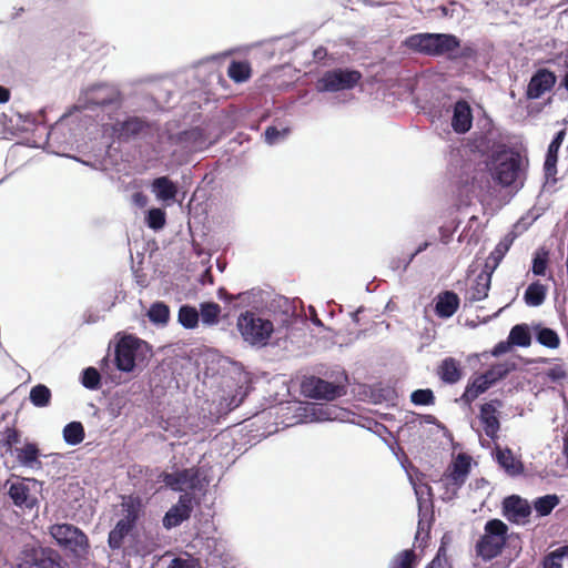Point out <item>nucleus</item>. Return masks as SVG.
Listing matches in <instances>:
<instances>
[{
  "label": "nucleus",
  "instance_id": "nucleus-39",
  "mask_svg": "<svg viewBox=\"0 0 568 568\" xmlns=\"http://www.w3.org/2000/svg\"><path fill=\"white\" fill-rule=\"evenodd\" d=\"M63 440L69 446L81 444L85 437L84 427L81 422H70L62 430Z\"/></svg>",
  "mask_w": 568,
  "mask_h": 568
},
{
  "label": "nucleus",
  "instance_id": "nucleus-13",
  "mask_svg": "<svg viewBox=\"0 0 568 568\" xmlns=\"http://www.w3.org/2000/svg\"><path fill=\"white\" fill-rule=\"evenodd\" d=\"M159 481L163 483L173 491L184 494L185 489L194 490L200 485V473L195 467L183 468L173 473L162 471Z\"/></svg>",
  "mask_w": 568,
  "mask_h": 568
},
{
  "label": "nucleus",
  "instance_id": "nucleus-7",
  "mask_svg": "<svg viewBox=\"0 0 568 568\" xmlns=\"http://www.w3.org/2000/svg\"><path fill=\"white\" fill-rule=\"evenodd\" d=\"M50 535L59 546L69 550L77 558H84L89 552L88 536L72 524L52 525Z\"/></svg>",
  "mask_w": 568,
  "mask_h": 568
},
{
  "label": "nucleus",
  "instance_id": "nucleus-31",
  "mask_svg": "<svg viewBox=\"0 0 568 568\" xmlns=\"http://www.w3.org/2000/svg\"><path fill=\"white\" fill-rule=\"evenodd\" d=\"M486 374H479L470 379L460 397V399L467 404L473 403L480 394L485 393L493 385L485 378Z\"/></svg>",
  "mask_w": 568,
  "mask_h": 568
},
{
  "label": "nucleus",
  "instance_id": "nucleus-42",
  "mask_svg": "<svg viewBox=\"0 0 568 568\" xmlns=\"http://www.w3.org/2000/svg\"><path fill=\"white\" fill-rule=\"evenodd\" d=\"M508 339L513 346L528 347L531 344V333L527 324H516L511 327Z\"/></svg>",
  "mask_w": 568,
  "mask_h": 568
},
{
  "label": "nucleus",
  "instance_id": "nucleus-25",
  "mask_svg": "<svg viewBox=\"0 0 568 568\" xmlns=\"http://www.w3.org/2000/svg\"><path fill=\"white\" fill-rule=\"evenodd\" d=\"M121 513L122 518H120L118 523L134 530L143 513L140 498L133 496L125 497L121 503Z\"/></svg>",
  "mask_w": 568,
  "mask_h": 568
},
{
  "label": "nucleus",
  "instance_id": "nucleus-28",
  "mask_svg": "<svg viewBox=\"0 0 568 568\" xmlns=\"http://www.w3.org/2000/svg\"><path fill=\"white\" fill-rule=\"evenodd\" d=\"M266 292L268 293V296H266V301L263 304H260L256 308H258L265 304L268 307L270 312H272L274 314L280 313L283 316V318H282L283 324H288L291 322L290 321L291 317L294 315V312H295L294 306H293L292 302L290 301V298L282 296V295H276L268 303L271 293L268 291H266Z\"/></svg>",
  "mask_w": 568,
  "mask_h": 568
},
{
  "label": "nucleus",
  "instance_id": "nucleus-26",
  "mask_svg": "<svg viewBox=\"0 0 568 568\" xmlns=\"http://www.w3.org/2000/svg\"><path fill=\"white\" fill-rule=\"evenodd\" d=\"M16 457L22 467L33 470L42 469V462L39 459L40 449L36 443H26L22 448H16Z\"/></svg>",
  "mask_w": 568,
  "mask_h": 568
},
{
  "label": "nucleus",
  "instance_id": "nucleus-58",
  "mask_svg": "<svg viewBox=\"0 0 568 568\" xmlns=\"http://www.w3.org/2000/svg\"><path fill=\"white\" fill-rule=\"evenodd\" d=\"M24 123H30L34 126L44 125L47 123L45 120V109H41L38 114H27L23 118Z\"/></svg>",
  "mask_w": 568,
  "mask_h": 568
},
{
  "label": "nucleus",
  "instance_id": "nucleus-53",
  "mask_svg": "<svg viewBox=\"0 0 568 568\" xmlns=\"http://www.w3.org/2000/svg\"><path fill=\"white\" fill-rule=\"evenodd\" d=\"M410 402L415 406H429L435 403V395L430 388H418L410 394Z\"/></svg>",
  "mask_w": 568,
  "mask_h": 568
},
{
  "label": "nucleus",
  "instance_id": "nucleus-20",
  "mask_svg": "<svg viewBox=\"0 0 568 568\" xmlns=\"http://www.w3.org/2000/svg\"><path fill=\"white\" fill-rule=\"evenodd\" d=\"M473 109L465 99L457 100L453 105L450 125L455 133L466 134L473 128Z\"/></svg>",
  "mask_w": 568,
  "mask_h": 568
},
{
  "label": "nucleus",
  "instance_id": "nucleus-36",
  "mask_svg": "<svg viewBox=\"0 0 568 568\" xmlns=\"http://www.w3.org/2000/svg\"><path fill=\"white\" fill-rule=\"evenodd\" d=\"M547 295V287L539 281H535L528 285L524 293V301L528 306L538 307L540 306Z\"/></svg>",
  "mask_w": 568,
  "mask_h": 568
},
{
  "label": "nucleus",
  "instance_id": "nucleus-40",
  "mask_svg": "<svg viewBox=\"0 0 568 568\" xmlns=\"http://www.w3.org/2000/svg\"><path fill=\"white\" fill-rule=\"evenodd\" d=\"M418 557L413 548L397 552L387 564V568H416Z\"/></svg>",
  "mask_w": 568,
  "mask_h": 568
},
{
  "label": "nucleus",
  "instance_id": "nucleus-38",
  "mask_svg": "<svg viewBox=\"0 0 568 568\" xmlns=\"http://www.w3.org/2000/svg\"><path fill=\"white\" fill-rule=\"evenodd\" d=\"M491 281L487 274H478L474 285L467 292L470 302H479L488 296Z\"/></svg>",
  "mask_w": 568,
  "mask_h": 568
},
{
  "label": "nucleus",
  "instance_id": "nucleus-45",
  "mask_svg": "<svg viewBox=\"0 0 568 568\" xmlns=\"http://www.w3.org/2000/svg\"><path fill=\"white\" fill-rule=\"evenodd\" d=\"M133 530L129 529L122 524L116 523L115 526L110 530L108 536V546L112 550H119L122 548L124 544V539L132 532Z\"/></svg>",
  "mask_w": 568,
  "mask_h": 568
},
{
  "label": "nucleus",
  "instance_id": "nucleus-44",
  "mask_svg": "<svg viewBox=\"0 0 568 568\" xmlns=\"http://www.w3.org/2000/svg\"><path fill=\"white\" fill-rule=\"evenodd\" d=\"M560 503L556 494H549L538 497L534 500V509L538 516H548Z\"/></svg>",
  "mask_w": 568,
  "mask_h": 568
},
{
  "label": "nucleus",
  "instance_id": "nucleus-37",
  "mask_svg": "<svg viewBox=\"0 0 568 568\" xmlns=\"http://www.w3.org/2000/svg\"><path fill=\"white\" fill-rule=\"evenodd\" d=\"M199 315L203 325L214 326L220 322L221 306L215 302L200 303Z\"/></svg>",
  "mask_w": 568,
  "mask_h": 568
},
{
  "label": "nucleus",
  "instance_id": "nucleus-48",
  "mask_svg": "<svg viewBox=\"0 0 568 568\" xmlns=\"http://www.w3.org/2000/svg\"><path fill=\"white\" fill-rule=\"evenodd\" d=\"M145 223L149 229L153 231H160L166 223V213L163 209L151 207L148 210L145 215Z\"/></svg>",
  "mask_w": 568,
  "mask_h": 568
},
{
  "label": "nucleus",
  "instance_id": "nucleus-64",
  "mask_svg": "<svg viewBox=\"0 0 568 568\" xmlns=\"http://www.w3.org/2000/svg\"><path fill=\"white\" fill-rule=\"evenodd\" d=\"M506 253L507 252H504V250L497 244L488 257L489 260H493L494 262L499 264L503 261Z\"/></svg>",
  "mask_w": 568,
  "mask_h": 568
},
{
  "label": "nucleus",
  "instance_id": "nucleus-54",
  "mask_svg": "<svg viewBox=\"0 0 568 568\" xmlns=\"http://www.w3.org/2000/svg\"><path fill=\"white\" fill-rule=\"evenodd\" d=\"M564 554L560 551V547L548 552L541 560L542 568H562Z\"/></svg>",
  "mask_w": 568,
  "mask_h": 568
},
{
  "label": "nucleus",
  "instance_id": "nucleus-57",
  "mask_svg": "<svg viewBox=\"0 0 568 568\" xmlns=\"http://www.w3.org/2000/svg\"><path fill=\"white\" fill-rule=\"evenodd\" d=\"M2 442L4 446L11 448L13 445L20 443V433L16 428L8 427Z\"/></svg>",
  "mask_w": 568,
  "mask_h": 568
},
{
  "label": "nucleus",
  "instance_id": "nucleus-9",
  "mask_svg": "<svg viewBox=\"0 0 568 568\" xmlns=\"http://www.w3.org/2000/svg\"><path fill=\"white\" fill-rule=\"evenodd\" d=\"M471 469V457L466 453H460L443 474L440 481L445 486L444 499L457 497L458 491L466 483Z\"/></svg>",
  "mask_w": 568,
  "mask_h": 568
},
{
  "label": "nucleus",
  "instance_id": "nucleus-8",
  "mask_svg": "<svg viewBox=\"0 0 568 568\" xmlns=\"http://www.w3.org/2000/svg\"><path fill=\"white\" fill-rule=\"evenodd\" d=\"M362 73L349 68L326 70L315 82L318 93H333L354 89L361 81Z\"/></svg>",
  "mask_w": 568,
  "mask_h": 568
},
{
  "label": "nucleus",
  "instance_id": "nucleus-4",
  "mask_svg": "<svg viewBox=\"0 0 568 568\" xmlns=\"http://www.w3.org/2000/svg\"><path fill=\"white\" fill-rule=\"evenodd\" d=\"M152 355L149 343L134 335L125 334L115 344L114 365L122 373H132L138 364H144Z\"/></svg>",
  "mask_w": 568,
  "mask_h": 568
},
{
  "label": "nucleus",
  "instance_id": "nucleus-60",
  "mask_svg": "<svg viewBox=\"0 0 568 568\" xmlns=\"http://www.w3.org/2000/svg\"><path fill=\"white\" fill-rule=\"evenodd\" d=\"M511 347L513 345L510 341L507 338L506 341H501L494 346V348L491 349V355L495 357H499L509 352Z\"/></svg>",
  "mask_w": 568,
  "mask_h": 568
},
{
  "label": "nucleus",
  "instance_id": "nucleus-62",
  "mask_svg": "<svg viewBox=\"0 0 568 568\" xmlns=\"http://www.w3.org/2000/svg\"><path fill=\"white\" fill-rule=\"evenodd\" d=\"M498 265H499L498 263H496L493 260H489V257H487L485 265L479 274L489 275V280L491 281L493 273L498 267Z\"/></svg>",
  "mask_w": 568,
  "mask_h": 568
},
{
  "label": "nucleus",
  "instance_id": "nucleus-41",
  "mask_svg": "<svg viewBox=\"0 0 568 568\" xmlns=\"http://www.w3.org/2000/svg\"><path fill=\"white\" fill-rule=\"evenodd\" d=\"M200 321L199 311L196 307L183 304L178 312V322L185 329H193L197 327Z\"/></svg>",
  "mask_w": 568,
  "mask_h": 568
},
{
  "label": "nucleus",
  "instance_id": "nucleus-43",
  "mask_svg": "<svg viewBox=\"0 0 568 568\" xmlns=\"http://www.w3.org/2000/svg\"><path fill=\"white\" fill-rule=\"evenodd\" d=\"M148 317L152 324L165 326L170 320V307L164 302H154L148 311Z\"/></svg>",
  "mask_w": 568,
  "mask_h": 568
},
{
  "label": "nucleus",
  "instance_id": "nucleus-5",
  "mask_svg": "<svg viewBox=\"0 0 568 568\" xmlns=\"http://www.w3.org/2000/svg\"><path fill=\"white\" fill-rule=\"evenodd\" d=\"M405 44L413 51L429 55H450L460 49V39L452 33H415L409 36Z\"/></svg>",
  "mask_w": 568,
  "mask_h": 568
},
{
  "label": "nucleus",
  "instance_id": "nucleus-12",
  "mask_svg": "<svg viewBox=\"0 0 568 568\" xmlns=\"http://www.w3.org/2000/svg\"><path fill=\"white\" fill-rule=\"evenodd\" d=\"M303 393L313 399L334 400L346 395V385L311 376L302 384Z\"/></svg>",
  "mask_w": 568,
  "mask_h": 568
},
{
  "label": "nucleus",
  "instance_id": "nucleus-22",
  "mask_svg": "<svg viewBox=\"0 0 568 568\" xmlns=\"http://www.w3.org/2000/svg\"><path fill=\"white\" fill-rule=\"evenodd\" d=\"M150 190L156 200L166 206L172 205L179 194L178 183L172 181L168 175L153 179L150 184Z\"/></svg>",
  "mask_w": 568,
  "mask_h": 568
},
{
  "label": "nucleus",
  "instance_id": "nucleus-46",
  "mask_svg": "<svg viewBox=\"0 0 568 568\" xmlns=\"http://www.w3.org/2000/svg\"><path fill=\"white\" fill-rule=\"evenodd\" d=\"M29 399L36 407H47L51 402V390L48 386L38 384L31 388Z\"/></svg>",
  "mask_w": 568,
  "mask_h": 568
},
{
  "label": "nucleus",
  "instance_id": "nucleus-49",
  "mask_svg": "<svg viewBox=\"0 0 568 568\" xmlns=\"http://www.w3.org/2000/svg\"><path fill=\"white\" fill-rule=\"evenodd\" d=\"M81 384L84 388L90 390H98L101 388V374L98 368L89 366L81 373Z\"/></svg>",
  "mask_w": 568,
  "mask_h": 568
},
{
  "label": "nucleus",
  "instance_id": "nucleus-30",
  "mask_svg": "<svg viewBox=\"0 0 568 568\" xmlns=\"http://www.w3.org/2000/svg\"><path fill=\"white\" fill-rule=\"evenodd\" d=\"M495 458L497 464L509 475L518 476L524 471V465L520 460H516L509 448L501 449L496 447Z\"/></svg>",
  "mask_w": 568,
  "mask_h": 568
},
{
  "label": "nucleus",
  "instance_id": "nucleus-3",
  "mask_svg": "<svg viewBox=\"0 0 568 568\" xmlns=\"http://www.w3.org/2000/svg\"><path fill=\"white\" fill-rule=\"evenodd\" d=\"M508 530V526L500 519L487 520L484 526V534L475 545L477 557L485 562L490 561L501 554L507 544L517 549L518 555L521 550L519 536L509 535Z\"/></svg>",
  "mask_w": 568,
  "mask_h": 568
},
{
  "label": "nucleus",
  "instance_id": "nucleus-11",
  "mask_svg": "<svg viewBox=\"0 0 568 568\" xmlns=\"http://www.w3.org/2000/svg\"><path fill=\"white\" fill-rule=\"evenodd\" d=\"M152 121H148L144 118L136 115H126L124 119H120L116 114L113 120L109 122L113 132L119 135L120 139H141L148 140V133L152 132Z\"/></svg>",
  "mask_w": 568,
  "mask_h": 568
},
{
  "label": "nucleus",
  "instance_id": "nucleus-21",
  "mask_svg": "<svg viewBox=\"0 0 568 568\" xmlns=\"http://www.w3.org/2000/svg\"><path fill=\"white\" fill-rule=\"evenodd\" d=\"M503 406L500 399H491L480 406L479 420L487 437L495 439L500 429V423L497 416V408Z\"/></svg>",
  "mask_w": 568,
  "mask_h": 568
},
{
  "label": "nucleus",
  "instance_id": "nucleus-23",
  "mask_svg": "<svg viewBox=\"0 0 568 568\" xmlns=\"http://www.w3.org/2000/svg\"><path fill=\"white\" fill-rule=\"evenodd\" d=\"M566 129H561L558 132H556L546 152L544 162V174L547 181L551 180L554 183L557 181L555 176L557 174L558 153L566 138Z\"/></svg>",
  "mask_w": 568,
  "mask_h": 568
},
{
  "label": "nucleus",
  "instance_id": "nucleus-27",
  "mask_svg": "<svg viewBox=\"0 0 568 568\" xmlns=\"http://www.w3.org/2000/svg\"><path fill=\"white\" fill-rule=\"evenodd\" d=\"M459 306V297L453 291L440 293L435 303V313L440 318L452 317Z\"/></svg>",
  "mask_w": 568,
  "mask_h": 568
},
{
  "label": "nucleus",
  "instance_id": "nucleus-17",
  "mask_svg": "<svg viewBox=\"0 0 568 568\" xmlns=\"http://www.w3.org/2000/svg\"><path fill=\"white\" fill-rule=\"evenodd\" d=\"M152 132L148 133L145 142L150 144L158 154L169 152L172 148H176L175 133L172 132L170 124L164 126L152 121Z\"/></svg>",
  "mask_w": 568,
  "mask_h": 568
},
{
  "label": "nucleus",
  "instance_id": "nucleus-29",
  "mask_svg": "<svg viewBox=\"0 0 568 568\" xmlns=\"http://www.w3.org/2000/svg\"><path fill=\"white\" fill-rule=\"evenodd\" d=\"M8 495L17 507L32 509L37 505V499L31 497L29 487L23 483H12Z\"/></svg>",
  "mask_w": 568,
  "mask_h": 568
},
{
  "label": "nucleus",
  "instance_id": "nucleus-51",
  "mask_svg": "<svg viewBox=\"0 0 568 568\" xmlns=\"http://www.w3.org/2000/svg\"><path fill=\"white\" fill-rule=\"evenodd\" d=\"M290 133L291 129L288 126L278 129L275 125H270L264 131V141L268 145H276L285 141Z\"/></svg>",
  "mask_w": 568,
  "mask_h": 568
},
{
  "label": "nucleus",
  "instance_id": "nucleus-56",
  "mask_svg": "<svg viewBox=\"0 0 568 568\" xmlns=\"http://www.w3.org/2000/svg\"><path fill=\"white\" fill-rule=\"evenodd\" d=\"M546 377L554 382L558 383L567 378V372L565 371L562 365H555L545 372Z\"/></svg>",
  "mask_w": 568,
  "mask_h": 568
},
{
  "label": "nucleus",
  "instance_id": "nucleus-61",
  "mask_svg": "<svg viewBox=\"0 0 568 568\" xmlns=\"http://www.w3.org/2000/svg\"><path fill=\"white\" fill-rule=\"evenodd\" d=\"M82 318L84 324H95L102 318V316L100 315L99 311L88 308L84 311Z\"/></svg>",
  "mask_w": 568,
  "mask_h": 568
},
{
  "label": "nucleus",
  "instance_id": "nucleus-32",
  "mask_svg": "<svg viewBox=\"0 0 568 568\" xmlns=\"http://www.w3.org/2000/svg\"><path fill=\"white\" fill-rule=\"evenodd\" d=\"M312 420L333 422L342 420L345 412L335 405H312L310 408Z\"/></svg>",
  "mask_w": 568,
  "mask_h": 568
},
{
  "label": "nucleus",
  "instance_id": "nucleus-14",
  "mask_svg": "<svg viewBox=\"0 0 568 568\" xmlns=\"http://www.w3.org/2000/svg\"><path fill=\"white\" fill-rule=\"evenodd\" d=\"M214 143L204 129L193 126L175 133L176 148L186 152L195 153L209 149Z\"/></svg>",
  "mask_w": 568,
  "mask_h": 568
},
{
  "label": "nucleus",
  "instance_id": "nucleus-2",
  "mask_svg": "<svg viewBox=\"0 0 568 568\" xmlns=\"http://www.w3.org/2000/svg\"><path fill=\"white\" fill-rule=\"evenodd\" d=\"M486 166L491 180L499 186L515 192L524 187L528 159L518 150L505 144L498 145L487 156Z\"/></svg>",
  "mask_w": 568,
  "mask_h": 568
},
{
  "label": "nucleus",
  "instance_id": "nucleus-19",
  "mask_svg": "<svg viewBox=\"0 0 568 568\" xmlns=\"http://www.w3.org/2000/svg\"><path fill=\"white\" fill-rule=\"evenodd\" d=\"M415 494L418 501V527L415 535V542L422 547L426 544L430 534V526L433 520V511L430 509L432 501L429 499H423L416 488Z\"/></svg>",
  "mask_w": 568,
  "mask_h": 568
},
{
  "label": "nucleus",
  "instance_id": "nucleus-52",
  "mask_svg": "<svg viewBox=\"0 0 568 568\" xmlns=\"http://www.w3.org/2000/svg\"><path fill=\"white\" fill-rule=\"evenodd\" d=\"M372 396L375 403H393L396 397V390L392 386L376 385L372 389Z\"/></svg>",
  "mask_w": 568,
  "mask_h": 568
},
{
  "label": "nucleus",
  "instance_id": "nucleus-47",
  "mask_svg": "<svg viewBox=\"0 0 568 568\" xmlns=\"http://www.w3.org/2000/svg\"><path fill=\"white\" fill-rule=\"evenodd\" d=\"M227 75L236 83H241L250 78L251 68L246 62L232 61L227 69Z\"/></svg>",
  "mask_w": 568,
  "mask_h": 568
},
{
  "label": "nucleus",
  "instance_id": "nucleus-34",
  "mask_svg": "<svg viewBox=\"0 0 568 568\" xmlns=\"http://www.w3.org/2000/svg\"><path fill=\"white\" fill-rule=\"evenodd\" d=\"M534 333L536 342L547 348L555 349L560 345V337L558 333L550 328L542 326L541 324H537L534 326Z\"/></svg>",
  "mask_w": 568,
  "mask_h": 568
},
{
  "label": "nucleus",
  "instance_id": "nucleus-63",
  "mask_svg": "<svg viewBox=\"0 0 568 568\" xmlns=\"http://www.w3.org/2000/svg\"><path fill=\"white\" fill-rule=\"evenodd\" d=\"M404 258L402 257H397V256H394L389 260V263H388V267L393 271V272H400L399 274L402 275L404 272H403V267H404V262H403Z\"/></svg>",
  "mask_w": 568,
  "mask_h": 568
},
{
  "label": "nucleus",
  "instance_id": "nucleus-24",
  "mask_svg": "<svg viewBox=\"0 0 568 568\" xmlns=\"http://www.w3.org/2000/svg\"><path fill=\"white\" fill-rule=\"evenodd\" d=\"M268 293L262 288L254 287L246 292H241L237 295L230 294L224 287L217 290V297L224 302H233L240 300L242 303L257 307L266 301Z\"/></svg>",
  "mask_w": 568,
  "mask_h": 568
},
{
  "label": "nucleus",
  "instance_id": "nucleus-59",
  "mask_svg": "<svg viewBox=\"0 0 568 568\" xmlns=\"http://www.w3.org/2000/svg\"><path fill=\"white\" fill-rule=\"evenodd\" d=\"M116 301V295L113 291L104 292L100 297L101 308L102 311H110Z\"/></svg>",
  "mask_w": 568,
  "mask_h": 568
},
{
  "label": "nucleus",
  "instance_id": "nucleus-6",
  "mask_svg": "<svg viewBox=\"0 0 568 568\" xmlns=\"http://www.w3.org/2000/svg\"><path fill=\"white\" fill-rule=\"evenodd\" d=\"M236 327L243 341L252 347L262 348L268 345L274 333V324L252 311L241 313L236 321Z\"/></svg>",
  "mask_w": 568,
  "mask_h": 568
},
{
  "label": "nucleus",
  "instance_id": "nucleus-10",
  "mask_svg": "<svg viewBox=\"0 0 568 568\" xmlns=\"http://www.w3.org/2000/svg\"><path fill=\"white\" fill-rule=\"evenodd\" d=\"M13 568H65L61 555L50 547H26Z\"/></svg>",
  "mask_w": 568,
  "mask_h": 568
},
{
  "label": "nucleus",
  "instance_id": "nucleus-1",
  "mask_svg": "<svg viewBox=\"0 0 568 568\" xmlns=\"http://www.w3.org/2000/svg\"><path fill=\"white\" fill-rule=\"evenodd\" d=\"M122 105V97L119 89L106 83H97L81 92L78 102L68 114H63L60 121L71 119L78 122L79 126L90 130L92 126L101 124L109 125L105 116L112 121L115 112ZM65 126L63 122H57L47 133L49 141L60 145L73 146L84 141L81 133H73L69 128V136H65Z\"/></svg>",
  "mask_w": 568,
  "mask_h": 568
},
{
  "label": "nucleus",
  "instance_id": "nucleus-55",
  "mask_svg": "<svg viewBox=\"0 0 568 568\" xmlns=\"http://www.w3.org/2000/svg\"><path fill=\"white\" fill-rule=\"evenodd\" d=\"M166 568H202L199 560L190 555L173 558Z\"/></svg>",
  "mask_w": 568,
  "mask_h": 568
},
{
  "label": "nucleus",
  "instance_id": "nucleus-50",
  "mask_svg": "<svg viewBox=\"0 0 568 568\" xmlns=\"http://www.w3.org/2000/svg\"><path fill=\"white\" fill-rule=\"evenodd\" d=\"M549 262V252L544 247L538 248L532 256L531 272L535 276H544Z\"/></svg>",
  "mask_w": 568,
  "mask_h": 568
},
{
  "label": "nucleus",
  "instance_id": "nucleus-16",
  "mask_svg": "<svg viewBox=\"0 0 568 568\" xmlns=\"http://www.w3.org/2000/svg\"><path fill=\"white\" fill-rule=\"evenodd\" d=\"M557 83V75L547 68L537 69L530 77L525 95L528 100L540 99L546 92H550Z\"/></svg>",
  "mask_w": 568,
  "mask_h": 568
},
{
  "label": "nucleus",
  "instance_id": "nucleus-18",
  "mask_svg": "<svg viewBox=\"0 0 568 568\" xmlns=\"http://www.w3.org/2000/svg\"><path fill=\"white\" fill-rule=\"evenodd\" d=\"M531 514L530 504L518 495H510L503 500V515L513 523H525Z\"/></svg>",
  "mask_w": 568,
  "mask_h": 568
},
{
  "label": "nucleus",
  "instance_id": "nucleus-33",
  "mask_svg": "<svg viewBox=\"0 0 568 568\" xmlns=\"http://www.w3.org/2000/svg\"><path fill=\"white\" fill-rule=\"evenodd\" d=\"M438 375L444 383L456 384L462 377L459 363L453 357L443 359L439 365Z\"/></svg>",
  "mask_w": 568,
  "mask_h": 568
},
{
  "label": "nucleus",
  "instance_id": "nucleus-15",
  "mask_svg": "<svg viewBox=\"0 0 568 568\" xmlns=\"http://www.w3.org/2000/svg\"><path fill=\"white\" fill-rule=\"evenodd\" d=\"M194 508V496L192 493L181 494L176 504H174L164 515L162 525L165 529H172L180 526L191 517Z\"/></svg>",
  "mask_w": 568,
  "mask_h": 568
},
{
  "label": "nucleus",
  "instance_id": "nucleus-35",
  "mask_svg": "<svg viewBox=\"0 0 568 568\" xmlns=\"http://www.w3.org/2000/svg\"><path fill=\"white\" fill-rule=\"evenodd\" d=\"M517 369V364L514 361H505L491 365L486 372V377L494 386L499 381L506 378L511 372Z\"/></svg>",
  "mask_w": 568,
  "mask_h": 568
}]
</instances>
